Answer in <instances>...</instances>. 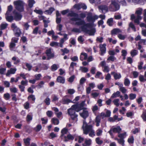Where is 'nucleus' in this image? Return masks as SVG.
<instances>
[{
	"mask_svg": "<svg viewBox=\"0 0 146 146\" xmlns=\"http://www.w3.org/2000/svg\"><path fill=\"white\" fill-rule=\"evenodd\" d=\"M85 102L84 101H82L80 104L78 105H75L77 106L80 109V110L82 109H83V108L84 106V105L85 104Z\"/></svg>",
	"mask_w": 146,
	"mask_h": 146,
	"instance_id": "c756f323",
	"label": "nucleus"
},
{
	"mask_svg": "<svg viewBox=\"0 0 146 146\" xmlns=\"http://www.w3.org/2000/svg\"><path fill=\"white\" fill-rule=\"evenodd\" d=\"M28 5L30 8H31L33 6L35 2L34 0H28Z\"/></svg>",
	"mask_w": 146,
	"mask_h": 146,
	"instance_id": "5701e85b",
	"label": "nucleus"
},
{
	"mask_svg": "<svg viewBox=\"0 0 146 146\" xmlns=\"http://www.w3.org/2000/svg\"><path fill=\"white\" fill-rule=\"evenodd\" d=\"M46 54L49 59L51 58L54 56V54L52 52L51 49L47 50L46 51Z\"/></svg>",
	"mask_w": 146,
	"mask_h": 146,
	"instance_id": "ddd939ff",
	"label": "nucleus"
},
{
	"mask_svg": "<svg viewBox=\"0 0 146 146\" xmlns=\"http://www.w3.org/2000/svg\"><path fill=\"white\" fill-rule=\"evenodd\" d=\"M22 17L19 10H8L5 15L6 20L10 22L13 19L17 21H19L21 19Z\"/></svg>",
	"mask_w": 146,
	"mask_h": 146,
	"instance_id": "f03ea898",
	"label": "nucleus"
},
{
	"mask_svg": "<svg viewBox=\"0 0 146 146\" xmlns=\"http://www.w3.org/2000/svg\"><path fill=\"white\" fill-rule=\"evenodd\" d=\"M96 143L98 144H101L103 143V141L101 140L99 137H97L96 139Z\"/></svg>",
	"mask_w": 146,
	"mask_h": 146,
	"instance_id": "09e8293b",
	"label": "nucleus"
},
{
	"mask_svg": "<svg viewBox=\"0 0 146 146\" xmlns=\"http://www.w3.org/2000/svg\"><path fill=\"white\" fill-rule=\"evenodd\" d=\"M80 69L82 72H86L88 70V69L87 68L83 67H80Z\"/></svg>",
	"mask_w": 146,
	"mask_h": 146,
	"instance_id": "4d7b16f0",
	"label": "nucleus"
},
{
	"mask_svg": "<svg viewBox=\"0 0 146 146\" xmlns=\"http://www.w3.org/2000/svg\"><path fill=\"white\" fill-rule=\"evenodd\" d=\"M120 92L119 91H117L116 92L113 93L111 95V98H113L119 97V96Z\"/></svg>",
	"mask_w": 146,
	"mask_h": 146,
	"instance_id": "cd10ccee",
	"label": "nucleus"
},
{
	"mask_svg": "<svg viewBox=\"0 0 146 146\" xmlns=\"http://www.w3.org/2000/svg\"><path fill=\"white\" fill-rule=\"evenodd\" d=\"M82 128L84 133L86 135L89 133L90 137H94L95 135L94 130L92 128V126L91 125H88L85 120L83 121Z\"/></svg>",
	"mask_w": 146,
	"mask_h": 146,
	"instance_id": "7ed1b4c3",
	"label": "nucleus"
},
{
	"mask_svg": "<svg viewBox=\"0 0 146 146\" xmlns=\"http://www.w3.org/2000/svg\"><path fill=\"white\" fill-rule=\"evenodd\" d=\"M119 99H115L113 101V102L114 103V105L118 107L119 105Z\"/></svg>",
	"mask_w": 146,
	"mask_h": 146,
	"instance_id": "a19ab883",
	"label": "nucleus"
},
{
	"mask_svg": "<svg viewBox=\"0 0 146 146\" xmlns=\"http://www.w3.org/2000/svg\"><path fill=\"white\" fill-rule=\"evenodd\" d=\"M15 35L17 36H19L21 33L20 29L19 28H17L14 31Z\"/></svg>",
	"mask_w": 146,
	"mask_h": 146,
	"instance_id": "a878e982",
	"label": "nucleus"
},
{
	"mask_svg": "<svg viewBox=\"0 0 146 146\" xmlns=\"http://www.w3.org/2000/svg\"><path fill=\"white\" fill-rule=\"evenodd\" d=\"M119 90L123 93H125L127 91V90L125 89V88L123 87V86H121L119 88Z\"/></svg>",
	"mask_w": 146,
	"mask_h": 146,
	"instance_id": "37998d69",
	"label": "nucleus"
},
{
	"mask_svg": "<svg viewBox=\"0 0 146 146\" xmlns=\"http://www.w3.org/2000/svg\"><path fill=\"white\" fill-rule=\"evenodd\" d=\"M136 97V95L132 93L130 94L129 95V98L130 100H133Z\"/></svg>",
	"mask_w": 146,
	"mask_h": 146,
	"instance_id": "58836bf2",
	"label": "nucleus"
},
{
	"mask_svg": "<svg viewBox=\"0 0 146 146\" xmlns=\"http://www.w3.org/2000/svg\"><path fill=\"white\" fill-rule=\"evenodd\" d=\"M16 70V68H11L10 70H7L6 74V76H9L10 74H14Z\"/></svg>",
	"mask_w": 146,
	"mask_h": 146,
	"instance_id": "f8f14e48",
	"label": "nucleus"
},
{
	"mask_svg": "<svg viewBox=\"0 0 146 146\" xmlns=\"http://www.w3.org/2000/svg\"><path fill=\"white\" fill-rule=\"evenodd\" d=\"M75 78V76L74 75H73L70 77L68 80V81L72 83V82L74 80V79Z\"/></svg>",
	"mask_w": 146,
	"mask_h": 146,
	"instance_id": "13d9d810",
	"label": "nucleus"
},
{
	"mask_svg": "<svg viewBox=\"0 0 146 146\" xmlns=\"http://www.w3.org/2000/svg\"><path fill=\"white\" fill-rule=\"evenodd\" d=\"M105 79L107 81L110 80L111 79V76L110 74L109 73L108 74L106 75Z\"/></svg>",
	"mask_w": 146,
	"mask_h": 146,
	"instance_id": "774afa93",
	"label": "nucleus"
},
{
	"mask_svg": "<svg viewBox=\"0 0 146 146\" xmlns=\"http://www.w3.org/2000/svg\"><path fill=\"white\" fill-rule=\"evenodd\" d=\"M68 15L74 17L71 19L72 21H76V24L78 25H82L81 28L82 31L85 33L89 34L90 35H94L96 32L95 28H91L92 27H95L96 26V24L93 23L95 22L93 16H88L87 19L88 21L89 22H92V23H86L83 20H80L78 17V15L72 12L68 13Z\"/></svg>",
	"mask_w": 146,
	"mask_h": 146,
	"instance_id": "f257e3e1",
	"label": "nucleus"
},
{
	"mask_svg": "<svg viewBox=\"0 0 146 146\" xmlns=\"http://www.w3.org/2000/svg\"><path fill=\"white\" fill-rule=\"evenodd\" d=\"M88 55L85 52H82L81 53L80 56V59L83 61L84 60H86L87 58Z\"/></svg>",
	"mask_w": 146,
	"mask_h": 146,
	"instance_id": "dca6fc26",
	"label": "nucleus"
},
{
	"mask_svg": "<svg viewBox=\"0 0 146 146\" xmlns=\"http://www.w3.org/2000/svg\"><path fill=\"white\" fill-rule=\"evenodd\" d=\"M109 9H113L115 8L116 9H118L119 8V5L115 1H111V3L109 7Z\"/></svg>",
	"mask_w": 146,
	"mask_h": 146,
	"instance_id": "6e6552de",
	"label": "nucleus"
},
{
	"mask_svg": "<svg viewBox=\"0 0 146 146\" xmlns=\"http://www.w3.org/2000/svg\"><path fill=\"white\" fill-rule=\"evenodd\" d=\"M78 40L80 43H82L84 40L82 36H80L78 38Z\"/></svg>",
	"mask_w": 146,
	"mask_h": 146,
	"instance_id": "3c124183",
	"label": "nucleus"
},
{
	"mask_svg": "<svg viewBox=\"0 0 146 146\" xmlns=\"http://www.w3.org/2000/svg\"><path fill=\"white\" fill-rule=\"evenodd\" d=\"M68 132V130L66 128H64L62 129L61 131V137L62 139L64 138V136H66V135L67 134Z\"/></svg>",
	"mask_w": 146,
	"mask_h": 146,
	"instance_id": "9b49d317",
	"label": "nucleus"
},
{
	"mask_svg": "<svg viewBox=\"0 0 146 146\" xmlns=\"http://www.w3.org/2000/svg\"><path fill=\"white\" fill-rule=\"evenodd\" d=\"M82 111L80 113V115L84 119H86L89 115L88 111L86 108L83 109Z\"/></svg>",
	"mask_w": 146,
	"mask_h": 146,
	"instance_id": "423d86ee",
	"label": "nucleus"
},
{
	"mask_svg": "<svg viewBox=\"0 0 146 146\" xmlns=\"http://www.w3.org/2000/svg\"><path fill=\"white\" fill-rule=\"evenodd\" d=\"M115 139L117 140L118 142L121 145V146H124L125 145V140L122 139H118V138H115Z\"/></svg>",
	"mask_w": 146,
	"mask_h": 146,
	"instance_id": "412c9836",
	"label": "nucleus"
},
{
	"mask_svg": "<svg viewBox=\"0 0 146 146\" xmlns=\"http://www.w3.org/2000/svg\"><path fill=\"white\" fill-rule=\"evenodd\" d=\"M98 106L96 105H95L92 106V111L94 112L98 110Z\"/></svg>",
	"mask_w": 146,
	"mask_h": 146,
	"instance_id": "5fc2aeb1",
	"label": "nucleus"
},
{
	"mask_svg": "<svg viewBox=\"0 0 146 146\" xmlns=\"http://www.w3.org/2000/svg\"><path fill=\"white\" fill-rule=\"evenodd\" d=\"M103 71L104 72H108L109 71V68L107 66H104Z\"/></svg>",
	"mask_w": 146,
	"mask_h": 146,
	"instance_id": "e2e57ef3",
	"label": "nucleus"
},
{
	"mask_svg": "<svg viewBox=\"0 0 146 146\" xmlns=\"http://www.w3.org/2000/svg\"><path fill=\"white\" fill-rule=\"evenodd\" d=\"M46 114L48 117H52L53 113L51 111H48L46 112Z\"/></svg>",
	"mask_w": 146,
	"mask_h": 146,
	"instance_id": "69168bd1",
	"label": "nucleus"
},
{
	"mask_svg": "<svg viewBox=\"0 0 146 146\" xmlns=\"http://www.w3.org/2000/svg\"><path fill=\"white\" fill-rule=\"evenodd\" d=\"M101 117L99 115L97 116L95 119V122L96 123V126L98 127L100 125V122Z\"/></svg>",
	"mask_w": 146,
	"mask_h": 146,
	"instance_id": "aec40b11",
	"label": "nucleus"
},
{
	"mask_svg": "<svg viewBox=\"0 0 146 146\" xmlns=\"http://www.w3.org/2000/svg\"><path fill=\"white\" fill-rule=\"evenodd\" d=\"M99 93L97 92H93L91 94L92 96L94 98L97 97L99 95Z\"/></svg>",
	"mask_w": 146,
	"mask_h": 146,
	"instance_id": "bf43d9fd",
	"label": "nucleus"
},
{
	"mask_svg": "<svg viewBox=\"0 0 146 146\" xmlns=\"http://www.w3.org/2000/svg\"><path fill=\"white\" fill-rule=\"evenodd\" d=\"M107 23L109 26H112L113 24V19L111 18L108 19L107 21Z\"/></svg>",
	"mask_w": 146,
	"mask_h": 146,
	"instance_id": "e433bc0d",
	"label": "nucleus"
},
{
	"mask_svg": "<svg viewBox=\"0 0 146 146\" xmlns=\"http://www.w3.org/2000/svg\"><path fill=\"white\" fill-rule=\"evenodd\" d=\"M127 135L126 133L125 132L123 133L119 134H118V137L120 138V139H123L127 136Z\"/></svg>",
	"mask_w": 146,
	"mask_h": 146,
	"instance_id": "c85d7f7f",
	"label": "nucleus"
},
{
	"mask_svg": "<svg viewBox=\"0 0 146 146\" xmlns=\"http://www.w3.org/2000/svg\"><path fill=\"white\" fill-rule=\"evenodd\" d=\"M72 31L73 32H76V33H80L81 32L80 29L77 28H73L72 29Z\"/></svg>",
	"mask_w": 146,
	"mask_h": 146,
	"instance_id": "0e129e2a",
	"label": "nucleus"
},
{
	"mask_svg": "<svg viewBox=\"0 0 146 146\" xmlns=\"http://www.w3.org/2000/svg\"><path fill=\"white\" fill-rule=\"evenodd\" d=\"M50 45L52 47H56L58 46V44L56 42H52L50 44Z\"/></svg>",
	"mask_w": 146,
	"mask_h": 146,
	"instance_id": "49530a36",
	"label": "nucleus"
},
{
	"mask_svg": "<svg viewBox=\"0 0 146 146\" xmlns=\"http://www.w3.org/2000/svg\"><path fill=\"white\" fill-rule=\"evenodd\" d=\"M142 19L140 15H137L134 20V22L137 24H139V21Z\"/></svg>",
	"mask_w": 146,
	"mask_h": 146,
	"instance_id": "b1692460",
	"label": "nucleus"
},
{
	"mask_svg": "<svg viewBox=\"0 0 146 146\" xmlns=\"http://www.w3.org/2000/svg\"><path fill=\"white\" fill-rule=\"evenodd\" d=\"M112 131L114 133H119L120 132L121 130V129L120 128V126H118L116 127H115L112 128Z\"/></svg>",
	"mask_w": 146,
	"mask_h": 146,
	"instance_id": "a211bd4d",
	"label": "nucleus"
},
{
	"mask_svg": "<svg viewBox=\"0 0 146 146\" xmlns=\"http://www.w3.org/2000/svg\"><path fill=\"white\" fill-rule=\"evenodd\" d=\"M106 44H101L100 45L99 47L101 52V55H103L106 53Z\"/></svg>",
	"mask_w": 146,
	"mask_h": 146,
	"instance_id": "1a4fd4ad",
	"label": "nucleus"
},
{
	"mask_svg": "<svg viewBox=\"0 0 146 146\" xmlns=\"http://www.w3.org/2000/svg\"><path fill=\"white\" fill-rule=\"evenodd\" d=\"M12 60L14 61L13 63L15 64H17L20 62V60L18 59H17L15 56L13 57L12 58Z\"/></svg>",
	"mask_w": 146,
	"mask_h": 146,
	"instance_id": "7c9ffc66",
	"label": "nucleus"
},
{
	"mask_svg": "<svg viewBox=\"0 0 146 146\" xmlns=\"http://www.w3.org/2000/svg\"><path fill=\"white\" fill-rule=\"evenodd\" d=\"M137 51L135 50H131L130 52L131 56L133 57L136 55L137 54Z\"/></svg>",
	"mask_w": 146,
	"mask_h": 146,
	"instance_id": "473e14b6",
	"label": "nucleus"
},
{
	"mask_svg": "<svg viewBox=\"0 0 146 146\" xmlns=\"http://www.w3.org/2000/svg\"><path fill=\"white\" fill-rule=\"evenodd\" d=\"M92 143V140L90 139H85V144L88 146H89L91 145Z\"/></svg>",
	"mask_w": 146,
	"mask_h": 146,
	"instance_id": "bb28decb",
	"label": "nucleus"
},
{
	"mask_svg": "<svg viewBox=\"0 0 146 146\" xmlns=\"http://www.w3.org/2000/svg\"><path fill=\"white\" fill-rule=\"evenodd\" d=\"M8 24L5 23H3L1 25V29L3 30L5 29L7 26Z\"/></svg>",
	"mask_w": 146,
	"mask_h": 146,
	"instance_id": "ea45409f",
	"label": "nucleus"
},
{
	"mask_svg": "<svg viewBox=\"0 0 146 146\" xmlns=\"http://www.w3.org/2000/svg\"><path fill=\"white\" fill-rule=\"evenodd\" d=\"M134 139L132 136H130L127 140V141L129 143H133L134 142Z\"/></svg>",
	"mask_w": 146,
	"mask_h": 146,
	"instance_id": "72a5a7b5",
	"label": "nucleus"
},
{
	"mask_svg": "<svg viewBox=\"0 0 146 146\" xmlns=\"http://www.w3.org/2000/svg\"><path fill=\"white\" fill-rule=\"evenodd\" d=\"M30 139L29 138H27V139H24V141L25 145L28 146L30 144Z\"/></svg>",
	"mask_w": 146,
	"mask_h": 146,
	"instance_id": "f704fd0d",
	"label": "nucleus"
},
{
	"mask_svg": "<svg viewBox=\"0 0 146 146\" xmlns=\"http://www.w3.org/2000/svg\"><path fill=\"white\" fill-rule=\"evenodd\" d=\"M56 81L58 82L64 84L65 82V79L64 77L59 76L57 77Z\"/></svg>",
	"mask_w": 146,
	"mask_h": 146,
	"instance_id": "f3484780",
	"label": "nucleus"
},
{
	"mask_svg": "<svg viewBox=\"0 0 146 146\" xmlns=\"http://www.w3.org/2000/svg\"><path fill=\"white\" fill-rule=\"evenodd\" d=\"M52 123L54 125H57L59 123L58 119L56 118H53L51 119Z\"/></svg>",
	"mask_w": 146,
	"mask_h": 146,
	"instance_id": "4be33fe9",
	"label": "nucleus"
},
{
	"mask_svg": "<svg viewBox=\"0 0 146 146\" xmlns=\"http://www.w3.org/2000/svg\"><path fill=\"white\" fill-rule=\"evenodd\" d=\"M102 76V73L101 72H98L96 74L95 77L96 78H100V77Z\"/></svg>",
	"mask_w": 146,
	"mask_h": 146,
	"instance_id": "c03bdc74",
	"label": "nucleus"
},
{
	"mask_svg": "<svg viewBox=\"0 0 146 146\" xmlns=\"http://www.w3.org/2000/svg\"><path fill=\"white\" fill-rule=\"evenodd\" d=\"M96 134L98 136L101 135L102 134V131L100 129H98L96 131Z\"/></svg>",
	"mask_w": 146,
	"mask_h": 146,
	"instance_id": "4c0bfd02",
	"label": "nucleus"
},
{
	"mask_svg": "<svg viewBox=\"0 0 146 146\" xmlns=\"http://www.w3.org/2000/svg\"><path fill=\"white\" fill-rule=\"evenodd\" d=\"M111 74L113 75L114 78L115 80L120 79L121 77V75L119 73L113 72H111Z\"/></svg>",
	"mask_w": 146,
	"mask_h": 146,
	"instance_id": "9d476101",
	"label": "nucleus"
},
{
	"mask_svg": "<svg viewBox=\"0 0 146 146\" xmlns=\"http://www.w3.org/2000/svg\"><path fill=\"white\" fill-rule=\"evenodd\" d=\"M125 36L120 34H119L118 35V37L121 40H124L125 38Z\"/></svg>",
	"mask_w": 146,
	"mask_h": 146,
	"instance_id": "8fccbe9b",
	"label": "nucleus"
},
{
	"mask_svg": "<svg viewBox=\"0 0 146 146\" xmlns=\"http://www.w3.org/2000/svg\"><path fill=\"white\" fill-rule=\"evenodd\" d=\"M129 27H131L132 29L134 31H135L136 29L133 24L132 23H130L129 24Z\"/></svg>",
	"mask_w": 146,
	"mask_h": 146,
	"instance_id": "680f3d73",
	"label": "nucleus"
},
{
	"mask_svg": "<svg viewBox=\"0 0 146 146\" xmlns=\"http://www.w3.org/2000/svg\"><path fill=\"white\" fill-rule=\"evenodd\" d=\"M121 31L118 29H115L113 30L111 32L112 35H115L119 34V33H121Z\"/></svg>",
	"mask_w": 146,
	"mask_h": 146,
	"instance_id": "6ab92c4d",
	"label": "nucleus"
},
{
	"mask_svg": "<svg viewBox=\"0 0 146 146\" xmlns=\"http://www.w3.org/2000/svg\"><path fill=\"white\" fill-rule=\"evenodd\" d=\"M41 76V75L40 74H36L35 75V80H40Z\"/></svg>",
	"mask_w": 146,
	"mask_h": 146,
	"instance_id": "a18cd8bd",
	"label": "nucleus"
},
{
	"mask_svg": "<svg viewBox=\"0 0 146 146\" xmlns=\"http://www.w3.org/2000/svg\"><path fill=\"white\" fill-rule=\"evenodd\" d=\"M44 102L46 104L48 105L50 104V100L48 98H46L44 100Z\"/></svg>",
	"mask_w": 146,
	"mask_h": 146,
	"instance_id": "6e6d98bb",
	"label": "nucleus"
},
{
	"mask_svg": "<svg viewBox=\"0 0 146 146\" xmlns=\"http://www.w3.org/2000/svg\"><path fill=\"white\" fill-rule=\"evenodd\" d=\"M143 64V62H139L138 65V68L139 70H141L142 68V65Z\"/></svg>",
	"mask_w": 146,
	"mask_h": 146,
	"instance_id": "338daca9",
	"label": "nucleus"
},
{
	"mask_svg": "<svg viewBox=\"0 0 146 146\" xmlns=\"http://www.w3.org/2000/svg\"><path fill=\"white\" fill-rule=\"evenodd\" d=\"M14 4L16 9H23L24 3L22 1L18 0L14 2Z\"/></svg>",
	"mask_w": 146,
	"mask_h": 146,
	"instance_id": "39448f33",
	"label": "nucleus"
},
{
	"mask_svg": "<svg viewBox=\"0 0 146 146\" xmlns=\"http://www.w3.org/2000/svg\"><path fill=\"white\" fill-rule=\"evenodd\" d=\"M108 8L107 5H101L99 7V9H107Z\"/></svg>",
	"mask_w": 146,
	"mask_h": 146,
	"instance_id": "864d4df0",
	"label": "nucleus"
},
{
	"mask_svg": "<svg viewBox=\"0 0 146 146\" xmlns=\"http://www.w3.org/2000/svg\"><path fill=\"white\" fill-rule=\"evenodd\" d=\"M53 110L55 111V113L58 118H60L61 117L62 113L61 112H58V110L57 108H53Z\"/></svg>",
	"mask_w": 146,
	"mask_h": 146,
	"instance_id": "4468645a",
	"label": "nucleus"
},
{
	"mask_svg": "<svg viewBox=\"0 0 146 146\" xmlns=\"http://www.w3.org/2000/svg\"><path fill=\"white\" fill-rule=\"evenodd\" d=\"M74 9H86L87 8V6L84 3H80L78 4H75L74 6Z\"/></svg>",
	"mask_w": 146,
	"mask_h": 146,
	"instance_id": "0eeeda50",
	"label": "nucleus"
},
{
	"mask_svg": "<svg viewBox=\"0 0 146 146\" xmlns=\"http://www.w3.org/2000/svg\"><path fill=\"white\" fill-rule=\"evenodd\" d=\"M74 139V137L70 134H67L66 136H64V141L65 142L68 141L69 140H73Z\"/></svg>",
	"mask_w": 146,
	"mask_h": 146,
	"instance_id": "2eb2a0df",
	"label": "nucleus"
},
{
	"mask_svg": "<svg viewBox=\"0 0 146 146\" xmlns=\"http://www.w3.org/2000/svg\"><path fill=\"white\" fill-rule=\"evenodd\" d=\"M62 103L63 104H67L71 102L70 100L68 99H65L64 98L62 99Z\"/></svg>",
	"mask_w": 146,
	"mask_h": 146,
	"instance_id": "2f4dec72",
	"label": "nucleus"
},
{
	"mask_svg": "<svg viewBox=\"0 0 146 146\" xmlns=\"http://www.w3.org/2000/svg\"><path fill=\"white\" fill-rule=\"evenodd\" d=\"M67 92L68 94H72L75 92V90L73 89H70L67 90Z\"/></svg>",
	"mask_w": 146,
	"mask_h": 146,
	"instance_id": "603ef678",
	"label": "nucleus"
},
{
	"mask_svg": "<svg viewBox=\"0 0 146 146\" xmlns=\"http://www.w3.org/2000/svg\"><path fill=\"white\" fill-rule=\"evenodd\" d=\"M141 117L144 121H146V111H143Z\"/></svg>",
	"mask_w": 146,
	"mask_h": 146,
	"instance_id": "c9c22d12",
	"label": "nucleus"
},
{
	"mask_svg": "<svg viewBox=\"0 0 146 146\" xmlns=\"http://www.w3.org/2000/svg\"><path fill=\"white\" fill-rule=\"evenodd\" d=\"M126 115L128 117H131L134 115V113L133 111L127 112L126 113Z\"/></svg>",
	"mask_w": 146,
	"mask_h": 146,
	"instance_id": "de8ad7c7",
	"label": "nucleus"
},
{
	"mask_svg": "<svg viewBox=\"0 0 146 146\" xmlns=\"http://www.w3.org/2000/svg\"><path fill=\"white\" fill-rule=\"evenodd\" d=\"M130 83V81L129 79L126 78H125L124 82V85L126 86H129Z\"/></svg>",
	"mask_w": 146,
	"mask_h": 146,
	"instance_id": "393cba45",
	"label": "nucleus"
},
{
	"mask_svg": "<svg viewBox=\"0 0 146 146\" xmlns=\"http://www.w3.org/2000/svg\"><path fill=\"white\" fill-rule=\"evenodd\" d=\"M28 98L29 100L31 99L32 100L34 101H35V96L33 95H31L29 96H28Z\"/></svg>",
	"mask_w": 146,
	"mask_h": 146,
	"instance_id": "052dcab7",
	"label": "nucleus"
},
{
	"mask_svg": "<svg viewBox=\"0 0 146 146\" xmlns=\"http://www.w3.org/2000/svg\"><path fill=\"white\" fill-rule=\"evenodd\" d=\"M139 79L141 82H143L146 81V78L143 75H140L139 76Z\"/></svg>",
	"mask_w": 146,
	"mask_h": 146,
	"instance_id": "79ce46f5",
	"label": "nucleus"
},
{
	"mask_svg": "<svg viewBox=\"0 0 146 146\" xmlns=\"http://www.w3.org/2000/svg\"><path fill=\"white\" fill-rule=\"evenodd\" d=\"M80 110V109L78 108L76 105H73L68 110V113L73 120L76 121L77 120L78 115L75 114V111L78 112Z\"/></svg>",
	"mask_w": 146,
	"mask_h": 146,
	"instance_id": "20e7f679",
	"label": "nucleus"
}]
</instances>
